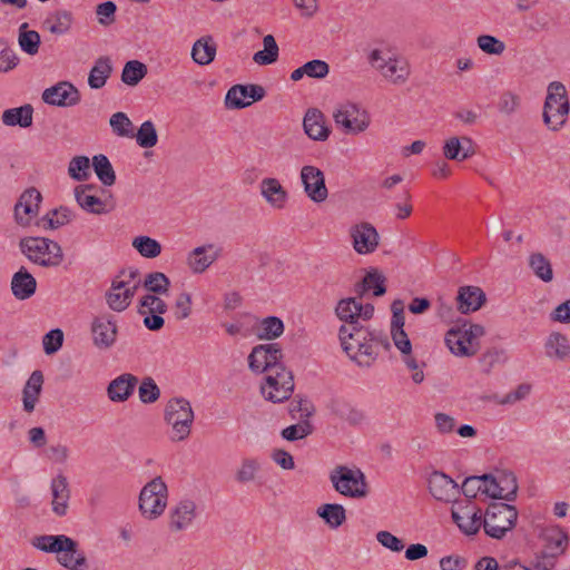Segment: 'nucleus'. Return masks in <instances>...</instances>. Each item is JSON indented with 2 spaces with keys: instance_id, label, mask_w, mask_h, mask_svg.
Returning <instances> with one entry per match:
<instances>
[{
  "instance_id": "nucleus-56",
  "label": "nucleus",
  "mask_w": 570,
  "mask_h": 570,
  "mask_svg": "<svg viewBox=\"0 0 570 570\" xmlns=\"http://www.w3.org/2000/svg\"><path fill=\"white\" fill-rule=\"evenodd\" d=\"M139 400L144 404L155 403L160 396V389L150 376L144 377L138 387Z\"/></svg>"
},
{
  "instance_id": "nucleus-60",
  "label": "nucleus",
  "mask_w": 570,
  "mask_h": 570,
  "mask_svg": "<svg viewBox=\"0 0 570 570\" xmlns=\"http://www.w3.org/2000/svg\"><path fill=\"white\" fill-rule=\"evenodd\" d=\"M19 58L6 40H0V72H7L17 67Z\"/></svg>"
},
{
  "instance_id": "nucleus-17",
  "label": "nucleus",
  "mask_w": 570,
  "mask_h": 570,
  "mask_svg": "<svg viewBox=\"0 0 570 570\" xmlns=\"http://www.w3.org/2000/svg\"><path fill=\"white\" fill-rule=\"evenodd\" d=\"M458 489V484L443 472L434 471L429 478V491L439 501H451L459 492Z\"/></svg>"
},
{
  "instance_id": "nucleus-59",
  "label": "nucleus",
  "mask_w": 570,
  "mask_h": 570,
  "mask_svg": "<svg viewBox=\"0 0 570 570\" xmlns=\"http://www.w3.org/2000/svg\"><path fill=\"white\" fill-rule=\"evenodd\" d=\"M313 426L312 424L306 420L303 423L293 424L282 430V438L286 441H297L306 438L307 435L312 434Z\"/></svg>"
},
{
  "instance_id": "nucleus-52",
  "label": "nucleus",
  "mask_w": 570,
  "mask_h": 570,
  "mask_svg": "<svg viewBox=\"0 0 570 570\" xmlns=\"http://www.w3.org/2000/svg\"><path fill=\"white\" fill-rule=\"evenodd\" d=\"M135 137L137 145L146 149L156 146L158 142L156 127L150 120H146L140 125Z\"/></svg>"
},
{
  "instance_id": "nucleus-54",
  "label": "nucleus",
  "mask_w": 570,
  "mask_h": 570,
  "mask_svg": "<svg viewBox=\"0 0 570 570\" xmlns=\"http://www.w3.org/2000/svg\"><path fill=\"white\" fill-rule=\"evenodd\" d=\"M90 160L87 156L73 157L68 167L69 176L76 181H85L90 176Z\"/></svg>"
},
{
  "instance_id": "nucleus-62",
  "label": "nucleus",
  "mask_w": 570,
  "mask_h": 570,
  "mask_svg": "<svg viewBox=\"0 0 570 570\" xmlns=\"http://www.w3.org/2000/svg\"><path fill=\"white\" fill-rule=\"evenodd\" d=\"M520 97L512 91L501 94L498 102V110L505 116L514 114L520 106Z\"/></svg>"
},
{
  "instance_id": "nucleus-31",
  "label": "nucleus",
  "mask_w": 570,
  "mask_h": 570,
  "mask_svg": "<svg viewBox=\"0 0 570 570\" xmlns=\"http://www.w3.org/2000/svg\"><path fill=\"white\" fill-rule=\"evenodd\" d=\"M73 16L68 10H56L43 20V28L53 35H66L72 26Z\"/></svg>"
},
{
  "instance_id": "nucleus-9",
  "label": "nucleus",
  "mask_w": 570,
  "mask_h": 570,
  "mask_svg": "<svg viewBox=\"0 0 570 570\" xmlns=\"http://www.w3.org/2000/svg\"><path fill=\"white\" fill-rule=\"evenodd\" d=\"M333 118L337 126H341L346 134L357 135L363 132L370 126V116L365 110H361L355 104L342 105L334 114Z\"/></svg>"
},
{
  "instance_id": "nucleus-55",
  "label": "nucleus",
  "mask_w": 570,
  "mask_h": 570,
  "mask_svg": "<svg viewBox=\"0 0 570 570\" xmlns=\"http://www.w3.org/2000/svg\"><path fill=\"white\" fill-rule=\"evenodd\" d=\"M462 140L461 137H451L445 140L443 146V155L450 160L463 161L471 157V151L466 148L465 153H462Z\"/></svg>"
},
{
  "instance_id": "nucleus-41",
  "label": "nucleus",
  "mask_w": 570,
  "mask_h": 570,
  "mask_svg": "<svg viewBox=\"0 0 570 570\" xmlns=\"http://www.w3.org/2000/svg\"><path fill=\"white\" fill-rule=\"evenodd\" d=\"M92 167L104 186H112L116 183V173L107 156L102 154L94 156Z\"/></svg>"
},
{
  "instance_id": "nucleus-53",
  "label": "nucleus",
  "mask_w": 570,
  "mask_h": 570,
  "mask_svg": "<svg viewBox=\"0 0 570 570\" xmlns=\"http://www.w3.org/2000/svg\"><path fill=\"white\" fill-rule=\"evenodd\" d=\"M499 484L502 488L503 500L511 502L514 501L518 493V481L517 476L511 471H498L497 472Z\"/></svg>"
},
{
  "instance_id": "nucleus-34",
  "label": "nucleus",
  "mask_w": 570,
  "mask_h": 570,
  "mask_svg": "<svg viewBox=\"0 0 570 570\" xmlns=\"http://www.w3.org/2000/svg\"><path fill=\"white\" fill-rule=\"evenodd\" d=\"M112 72V63L109 57L101 56L89 71L88 85L91 89L102 88Z\"/></svg>"
},
{
  "instance_id": "nucleus-57",
  "label": "nucleus",
  "mask_w": 570,
  "mask_h": 570,
  "mask_svg": "<svg viewBox=\"0 0 570 570\" xmlns=\"http://www.w3.org/2000/svg\"><path fill=\"white\" fill-rule=\"evenodd\" d=\"M478 47L488 55L500 56L505 50V43L491 35H481L476 39Z\"/></svg>"
},
{
  "instance_id": "nucleus-11",
  "label": "nucleus",
  "mask_w": 570,
  "mask_h": 570,
  "mask_svg": "<svg viewBox=\"0 0 570 570\" xmlns=\"http://www.w3.org/2000/svg\"><path fill=\"white\" fill-rule=\"evenodd\" d=\"M266 95L261 85H234L226 94L225 105L228 109H243L262 100Z\"/></svg>"
},
{
  "instance_id": "nucleus-8",
  "label": "nucleus",
  "mask_w": 570,
  "mask_h": 570,
  "mask_svg": "<svg viewBox=\"0 0 570 570\" xmlns=\"http://www.w3.org/2000/svg\"><path fill=\"white\" fill-rule=\"evenodd\" d=\"M265 384L261 386V392L265 400L273 403H281L288 400L294 391V376L284 365L279 368L267 372Z\"/></svg>"
},
{
  "instance_id": "nucleus-58",
  "label": "nucleus",
  "mask_w": 570,
  "mask_h": 570,
  "mask_svg": "<svg viewBox=\"0 0 570 570\" xmlns=\"http://www.w3.org/2000/svg\"><path fill=\"white\" fill-rule=\"evenodd\" d=\"M109 125L112 131L119 137L134 136L132 131L130 130L132 122L125 112L118 111L114 114L109 119Z\"/></svg>"
},
{
  "instance_id": "nucleus-39",
  "label": "nucleus",
  "mask_w": 570,
  "mask_h": 570,
  "mask_svg": "<svg viewBox=\"0 0 570 570\" xmlns=\"http://www.w3.org/2000/svg\"><path fill=\"white\" fill-rule=\"evenodd\" d=\"M283 321L277 316H267L263 318L257 326V337L259 340L273 341L284 333Z\"/></svg>"
},
{
  "instance_id": "nucleus-38",
  "label": "nucleus",
  "mask_w": 570,
  "mask_h": 570,
  "mask_svg": "<svg viewBox=\"0 0 570 570\" xmlns=\"http://www.w3.org/2000/svg\"><path fill=\"white\" fill-rule=\"evenodd\" d=\"M57 561L69 570H87L88 562L83 552L78 551V542L75 541L71 551L62 550L57 553Z\"/></svg>"
},
{
  "instance_id": "nucleus-26",
  "label": "nucleus",
  "mask_w": 570,
  "mask_h": 570,
  "mask_svg": "<svg viewBox=\"0 0 570 570\" xmlns=\"http://www.w3.org/2000/svg\"><path fill=\"white\" fill-rule=\"evenodd\" d=\"M75 540L65 534H45L36 537L32 546L47 553H61L62 550L71 551Z\"/></svg>"
},
{
  "instance_id": "nucleus-14",
  "label": "nucleus",
  "mask_w": 570,
  "mask_h": 570,
  "mask_svg": "<svg viewBox=\"0 0 570 570\" xmlns=\"http://www.w3.org/2000/svg\"><path fill=\"white\" fill-rule=\"evenodd\" d=\"M94 344L98 348L111 347L117 337V324L115 316L102 314L94 318L91 323Z\"/></svg>"
},
{
  "instance_id": "nucleus-24",
  "label": "nucleus",
  "mask_w": 570,
  "mask_h": 570,
  "mask_svg": "<svg viewBox=\"0 0 570 570\" xmlns=\"http://www.w3.org/2000/svg\"><path fill=\"white\" fill-rule=\"evenodd\" d=\"M219 256L218 250H214V245L208 244L193 249L187 258L190 269L200 274L204 273Z\"/></svg>"
},
{
  "instance_id": "nucleus-61",
  "label": "nucleus",
  "mask_w": 570,
  "mask_h": 570,
  "mask_svg": "<svg viewBox=\"0 0 570 570\" xmlns=\"http://www.w3.org/2000/svg\"><path fill=\"white\" fill-rule=\"evenodd\" d=\"M63 343V332L60 328H53L45 334L42 338L43 351L47 355L58 352Z\"/></svg>"
},
{
  "instance_id": "nucleus-19",
  "label": "nucleus",
  "mask_w": 570,
  "mask_h": 570,
  "mask_svg": "<svg viewBox=\"0 0 570 570\" xmlns=\"http://www.w3.org/2000/svg\"><path fill=\"white\" fill-rule=\"evenodd\" d=\"M197 505L190 499H184L170 512L169 528L175 531H183L189 528L196 519Z\"/></svg>"
},
{
  "instance_id": "nucleus-45",
  "label": "nucleus",
  "mask_w": 570,
  "mask_h": 570,
  "mask_svg": "<svg viewBox=\"0 0 570 570\" xmlns=\"http://www.w3.org/2000/svg\"><path fill=\"white\" fill-rule=\"evenodd\" d=\"M131 245L145 258H156L161 253V244L149 236H137Z\"/></svg>"
},
{
  "instance_id": "nucleus-16",
  "label": "nucleus",
  "mask_w": 570,
  "mask_h": 570,
  "mask_svg": "<svg viewBox=\"0 0 570 570\" xmlns=\"http://www.w3.org/2000/svg\"><path fill=\"white\" fill-rule=\"evenodd\" d=\"M452 519L466 535L476 534L480 528L483 527L482 511L474 509L471 504L452 510Z\"/></svg>"
},
{
  "instance_id": "nucleus-50",
  "label": "nucleus",
  "mask_w": 570,
  "mask_h": 570,
  "mask_svg": "<svg viewBox=\"0 0 570 570\" xmlns=\"http://www.w3.org/2000/svg\"><path fill=\"white\" fill-rule=\"evenodd\" d=\"M385 276L377 269H371L361 282L362 291H373L376 297L383 296L386 293Z\"/></svg>"
},
{
  "instance_id": "nucleus-28",
  "label": "nucleus",
  "mask_w": 570,
  "mask_h": 570,
  "mask_svg": "<svg viewBox=\"0 0 570 570\" xmlns=\"http://www.w3.org/2000/svg\"><path fill=\"white\" fill-rule=\"evenodd\" d=\"M43 384V374L41 371L36 370L29 376L23 391H22V401H23V410L28 413H31L36 403L38 402L39 395L42 390Z\"/></svg>"
},
{
  "instance_id": "nucleus-7",
  "label": "nucleus",
  "mask_w": 570,
  "mask_h": 570,
  "mask_svg": "<svg viewBox=\"0 0 570 570\" xmlns=\"http://www.w3.org/2000/svg\"><path fill=\"white\" fill-rule=\"evenodd\" d=\"M165 420L171 425L175 435L174 441H183L188 438L194 421V412L189 401L176 397L168 401L165 409Z\"/></svg>"
},
{
  "instance_id": "nucleus-48",
  "label": "nucleus",
  "mask_w": 570,
  "mask_h": 570,
  "mask_svg": "<svg viewBox=\"0 0 570 570\" xmlns=\"http://www.w3.org/2000/svg\"><path fill=\"white\" fill-rule=\"evenodd\" d=\"M529 265L537 277L546 283L553 278V272L549 259L541 253L531 254L529 257Z\"/></svg>"
},
{
  "instance_id": "nucleus-23",
  "label": "nucleus",
  "mask_w": 570,
  "mask_h": 570,
  "mask_svg": "<svg viewBox=\"0 0 570 570\" xmlns=\"http://www.w3.org/2000/svg\"><path fill=\"white\" fill-rule=\"evenodd\" d=\"M327 407L333 415L352 426L360 425L365 421L364 412L343 399H332Z\"/></svg>"
},
{
  "instance_id": "nucleus-25",
  "label": "nucleus",
  "mask_w": 570,
  "mask_h": 570,
  "mask_svg": "<svg viewBox=\"0 0 570 570\" xmlns=\"http://www.w3.org/2000/svg\"><path fill=\"white\" fill-rule=\"evenodd\" d=\"M51 492L52 511L59 517L66 515L68 510V501L70 499V489L68 480L63 474H58L55 479H52Z\"/></svg>"
},
{
  "instance_id": "nucleus-22",
  "label": "nucleus",
  "mask_w": 570,
  "mask_h": 570,
  "mask_svg": "<svg viewBox=\"0 0 570 570\" xmlns=\"http://www.w3.org/2000/svg\"><path fill=\"white\" fill-rule=\"evenodd\" d=\"M37 291V281L26 267L21 266L11 278L12 295L19 299L24 301L35 295Z\"/></svg>"
},
{
  "instance_id": "nucleus-46",
  "label": "nucleus",
  "mask_w": 570,
  "mask_h": 570,
  "mask_svg": "<svg viewBox=\"0 0 570 570\" xmlns=\"http://www.w3.org/2000/svg\"><path fill=\"white\" fill-rule=\"evenodd\" d=\"M78 205L87 213L101 215L112 210L114 206L107 207V203L95 195H81L75 196Z\"/></svg>"
},
{
  "instance_id": "nucleus-20",
  "label": "nucleus",
  "mask_w": 570,
  "mask_h": 570,
  "mask_svg": "<svg viewBox=\"0 0 570 570\" xmlns=\"http://www.w3.org/2000/svg\"><path fill=\"white\" fill-rule=\"evenodd\" d=\"M138 377L131 373H124L114 379L107 386V395L112 402H125L134 393Z\"/></svg>"
},
{
  "instance_id": "nucleus-32",
  "label": "nucleus",
  "mask_w": 570,
  "mask_h": 570,
  "mask_svg": "<svg viewBox=\"0 0 570 570\" xmlns=\"http://www.w3.org/2000/svg\"><path fill=\"white\" fill-rule=\"evenodd\" d=\"M546 354L550 358L566 361L570 357V343L568 337L560 332H552L544 343Z\"/></svg>"
},
{
  "instance_id": "nucleus-15",
  "label": "nucleus",
  "mask_w": 570,
  "mask_h": 570,
  "mask_svg": "<svg viewBox=\"0 0 570 570\" xmlns=\"http://www.w3.org/2000/svg\"><path fill=\"white\" fill-rule=\"evenodd\" d=\"M354 249L358 254L373 253L379 246V233L370 223H361L351 229Z\"/></svg>"
},
{
  "instance_id": "nucleus-37",
  "label": "nucleus",
  "mask_w": 570,
  "mask_h": 570,
  "mask_svg": "<svg viewBox=\"0 0 570 570\" xmlns=\"http://www.w3.org/2000/svg\"><path fill=\"white\" fill-rule=\"evenodd\" d=\"M316 513L332 529H337L346 521V511L338 503H324Z\"/></svg>"
},
{
  "instance_id": "nucleus-3",
  "label": "nucleus",
  "mask_w": 570,
  "mask_h": 570,
  "mask_svg": "<svg viewBox=\"0 0 570 570\" xmlns=\"http://www.w3.org/2000/svg\"><path fill=\"white\" fill-rule=\"evenodd\" d=\"M570 102L566 87L560 81H552L548 86V92L543 106V121L553 131L560 130L569 115Z\"/></svg>"
},
{
  "instance_id": "nucleus-18",
  "label": "nucleus",
  "mask_w": 570,
  "mask_h": 570,
  "mask_svg": "<svg viewBox=\"0 0 570 570\" xmlns=\"http://www.w3.org/2000/svg\"><path fill=\"white\" fill-rule=\"evenodd\" d=\"M455 299L458 311L462 314H469L480 309L487 302V296L479 286H461Z\"/></svg>"
},
{
  "instance_id": "nucleus-42",
  "label": "nucleus",
  "mask_w": 570,
  "mask_h": 570,
  "mask_svg": "<svg viewBox=\"0 0 570 570\" xmlns=\"http://www.w3.org/2000/svg\"><path fill=\"white\" fill-rule=\"evenodd\" d=\"M27 28V22L20 26L18 42L23 52L35 56L39 51L40 35L35 30H26Z\"/></svg>"
},
{
  "instance_id": "nucleus-27",
  "label": "nucleus",
  "mask_w": 570,
  "mask_h": 570,
  "mask_svg": "<svg viewBox=\"0 0 570 570\" xmlns=\"http://www.w3.org/2000/svg\"><path fill=\"white\" fill-rule=\"evenodd\" d=\"M305 134L313 140L324 141L330 136V128L325 126L324 116L317 109H309L303 119Z\"/></svg>"
},
{
  "instance_id": "nucleus-64",
  "label": "nucleus",
  "mask_w": 570,
  "mask_h": 570,
  "mask_svg": "<svg viewBox=\"0 0 570 570\" xmlns=\"http://www.w3.org/2000/svg\"><path fill=\"white\" fill-rule=\"evenodd\" d=\"M117 6L112 1H106L96 7L98 22L102 26H110L116 20Z\"/></svg>"
},
{
  "instance_id": "nucleus-21",
  "label": "nucleus",
  "mask_w": 570,
  "mask_h": 570,
  "mask_svg": "<svg viewBox=\"0 0 570 570\" xmlns=\"http://www.w3.org/2000/svg\"><path fill=\"white\" fill-rule=\"evenodd\" d=\"M465 338L466 335L460 327V322H458L446 332L444 340L452 354L465 357L475 355L478 353L475 345L469 344Z\"/></svg>"
},
{
  "instance_id": "nucleus-43",
  "label": "nucleus",
  "mask_w": 570,
  "mask_h": 570,
  "mask_svg": "<svg viewBox=\"0 0 570 570\" xmlns=\"http://www.w3.org/2000/svg\"><path fill=\"white\" fill-rule=\"evenodd\" d=\"M264 50L254 53L253 60L262 66L271 65L278 58V46L272 35L263 38Z\"/></svg>"
},
{
  "instance_id": "nucleus-10",
  "label": "nucleus",
  "mask_w": 570,
  "mask_h": 570,
  "mask_svg": "<svg viewBox=\"0 0 570 570\" xmlns=\"http://www.w3.org/2000/svg\"><path fill=\"white\" fill-rule=\"evenodd\" d=\"M301 180L307 197L316 203H323L328 197L324 173L312 165H305L301 169Z\"/></svg>"
},
{
  "instance_id": "nucleus-49",
  "label": "nucleus",
  "mask_w": 570,
  "mask_h": 570,
  "mask_svg": "<svg viewBox=\"0 0 570 570\" xmlns=\"http://www.w3.org/2000/svg\"><path fill=\"white\" fill-rule=\"evenodd\" d=\"M142 286L157 295L167 294L170 287V279L161 272H153L146 275Z\"/></svg>"
},
{
  "instance_id": "nucleus-4",
  "label": "nucleus",
  "mask_w": 570,
  "mask_h": 570,
  "mask_svg": "<svg viewBox=\"0 0 570 570\" xmlns=\"http://www.w3.org/2000/svg\"><path fill=\"white\" fill-rule=\"evenodd\" d=\"M330 481L336 492L347 498L363 499L370 492L366 476L358 468L337 465L331 471Z\"/></svg>"
},
{
  "instance_id": "nucleus-13",
  "label": "nucleus",
  "mask_w": 570,
  "mask_h": 570,
  "mask_svg": "<svg viewBox=\"0 0 570 570\" xmlns=\"http://www.w3.org/2000/svg\"><path fill=\"white\" fill-rule=\"evenodd\" d=\"M80 92L71 82L60 81L42 92V100L51 106L72 107L80 102Z\"/></svg>"
},
{
  "instance_id": "nucleus-63",
  "label": "nucleus",
  "mask_w": 570,
  "mask_h": 570,
  "mask_svg": "<svg viewBox=\"0 0 570 570\" xmlns=\"http://www.w3.org/2000/svg\"><path fill=\"white\" fill-rule=\"evenodd\" d=\"M258 470L259 463L257 460L245 459L243 460L240 468L236 472V480L240 483L250 482L255 479Z\"/></svg>"
},
{
  "instance_id": "nucleus-30",
  "label": "nucleus",
  "mask_w": 570,
  "mask_h": 570,
  "mask_svg": "<svg viewBox=\"0 0 570 570\" xmlns=\"http://www.w3.org/2000/svg\"><path fill=\"white\" fill-rule=\"evenodd\" d=\"M261 193L271 206L275 208L285 206L287 191L276 178H264L261 183Z\"/></svg>"
},
{
  "instance_id": "nucleus-40",
  "label": "nucleus",
  "mask_w": 570,
  "mask_h": 570,
  "mask_svg": "<svg viewBox=\"0 0 570 570\" xmlns=\"http://www.w3.org/2000/svg\"><path fill=\"white\" fill-rule=\"evenodd\" d=\"M336 316L344 322L342 326L360 327L361 322H357L356 298L347 297L338 301L335 308Z\"/></svg>"
},
{
  "instance_id": "nucleus-33",
  "label": "nucleus",
  "mask_w": 570,
  "mask_h": 570,
  "mask_svg": "<svg viewBox=\"0 0 570 570\" xmlns=\"http://www.w3.org/2000/svg\"><path fill=\"white\" fill-rule=\"evenodd\" d=\"M544 540L546 544L542 551L548 558H557L563 554L569 543V537L567 532L560 528L550 530L544 535Z\"/></svg>"
},
{
  "instance_id": "nucleus-47",
  "label": "nucleus",
  "mask_w": 570,
  "mask_h": 570,
  "mask_svg": "<svg viewBox=\"0 0 570 570\" xmlns=\"http://www.w3.org/2000/svg\"><path fill=\"white\" fill-rule=\"evenodd\" d=\"M267 353L271 352L269 348H266V344H259L253 347L250 354L248 355V366L252 372L258 374L269 372Z\"/></svg>"
},
{
  "instance_id": "nucleus-5",
  "label": "nucleus",
  "mask_w": 570,
  "mask_h": 570,
  "mask_svg": "<svg viewBox=\"0 0 570 570\" xmlns=\"http://www.w3.org/2000/svg\"><path fill=\"white\" fill-rule=\"evenodd\" d=\"M518 510L514 505L503 502H492L483 515L484 532L493 539H502L517 524Z\"/></svg>"
},
{
  "instance_id": "nucleus-36",
  "label": "nucleus",
  "mask_w": 570,
  "mask_h": 570,
  "mask_svg": "<svg viewBox=\"0 0 570 570\" xmlns=\"http://www.w3.org/2000/svg\"><path fill=\"white\" fill-rule=\"evenodd\" d=\"M387 63L389 66H386L385 69L380 66L381 75L393 85L405 83L410 77L409 63L405 60L395 57L387 61Z\"/></svg>"
},
{
  "instance_id": "nucleus-35",
  "label": "nucleus",
  "mask_w": 570,
  "mask_h": 570,
  "mask_svg": "<svg viewBox=\"0 0 570 570\" xmlns=\"http://www.w3.org/2000/svg\"><path fill=\"white\" fill-rule=\"evenodd\" d=\"M217 46L210 36L202 37L195 41L191 48L193 60L200 66L209 65L214 61Z\"/></svg>"
},
{
  "instance_id": "nucleus-2",
  "label": "nucleus",
  "mask_w": 570,
  "mask_h": 570,
  "mask_svg": "<svg viewBox=\"0 0 570 570\" xmlns=\"http://www.w3.org/2000/svg\"><path fill=\"white\" fill-rule=\"evenodd\" d=\"M19 249L31 263L42 267H58L63 261L61 246L47 237H22Z\"/></svg>"
},
{
  "instance_id": "nucleus-6",
  "label": "nucleus",
  "mask_w": 570,
  "mask_h": 570,
  "mask_svg": "<svg viewBox=\"0 0 570 570\" xmlns=\"http://www.w3.org/2000/svg\"><path fill=\"white\" fill-rule=\"evenodd\" d=\"M168 489L161 476L149 481L140 491L139 510L149 520L160 517L167 505Z\"/></svg>"
},
{
  "instance_id": "nucleus-1",
  "label": "nucleus",
  "mask_w": 570,
  "mask_h": 570,
  "mask_svg": "<svg viewBox=\"0 0 570 570\" xmlns=\"http://www.w3.org/2000/svg\"><path fill=\"white\" fill-rule=\"evenodd\" d=\"M338 337L343 350L361 367H370L379 356L377 347L391 348L389 337L365 326H341Z\"/></svg>"
},
{
  "instance_id": "nucleus-44",
  "label": "nucleus",
  "mask_w": 570,
  "mask_h": 570,
  "mask_svg": "<svg viewBox=\"0 0 570 570\" xmlns=\"http://www.w3.org/2000/svg\"><path fill=\"white\" fill-rule=\"evenodd\" d=\"M147 75V66L138 60H130L125 63L121 72V81L128 86L138 85Z\"/></svg>"
},
{
  "instance_id": "nucleus-51",
  "label": "nucleus",
  "mask_w": 570,
  "mask_h": 570,
  "mask_svg": "<svg viewBox=\"0 0 570 570\" xmlns=\"http://www.w3.org/2000/svg\"><path fill=\"white\" fill-rule=\"evenodd\" d=\"M128 285L127 281L114 279L109 291L106 293V302L110 309L115 312H122L126 309V304L122 302V288Z\"/></svg>"
},
{
  "instance_id": "nucleus-12",
  "label": "nucleus",
  "mask_w": 570,
  "mask_h": 570,
  "mask_svg": "<svg viewBox=\"0 0 570 570\" xmlns=\"http://www.w3.org/2000/svg\"><path fill=\"white\" fill-rule=\"evenodd\" d=\"M41 202L42 195L37 188L26 189L14 205L16 223L22 227L29 226L31 219L38 215Z\"/></svg>"
},
{
  "instance_id": "nucleus-29",
  "label": "nucleus",
  "mask_w": 570,
  "mask_h": 570,
  "mask_svg": "<svg viewBox=\"0 0 570 570\" xmlns=\"http://www.w3.org/2000/svg\"><path fill=\"white\" fill-rule=\"evenodd\" d=\"M32 119L33 107L30 104L6 109L1 115L3 125L8 127L19 126L21 128H28L32 125Z\"/></svg>"
}]
</instances>
